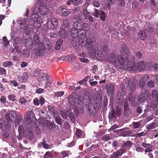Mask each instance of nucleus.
<instances>
[{
  "label": "nucleus",
  "mask_w": 158,
  "mask_h": 158,
  "mask_svg": "<svg viewBox=\"0 0 158 158\" xmlns=\"http://www.w3.org/2000/svg\"><path fill=\"white\" fill-rule=\"evenodd\" d=\"M130 58L131 59V61L128 57H125L124 58L122 55H119L114 65L120 70H123L125 69L132 68L134 66L135 58L134 56L132 55Z\"/></svg>",
  "instance_id": "f257e3e1"
},
{
  "label": "nucleus",
  "mask_w": 158,
  "mask_h": 158,
  "mask_svg": "<svg viewBox=\"0 0 158 158\" xmlns=\"http://www.w3.org/2000/svg\"><path fill=\"white\" fill-rule=\"evenodd\" d=\"M81 45L84 47L85 48L89 49V53L90 56H91V53L90 51L92 52L93 51H95L96 48L94 45V40L90 37H86L83 40H81Z\"/></svg>",
  "instance_id": "f03ea898"
},
{
  "label": "nucleus",
  "mask_w": 158,
  "mask_h": 158,
  "mask_svg": "<svg viewBox=\"0 0 158 158\" xmlns=\"http://www.w3.org/2000/svg\"><path fill=\"white\" fill-rule=\"evenodd\" d=\"M108 48L106 44L103 45L102 48L99 50V49L96 47V49L94 52L93 51L92 52L90 51V53H91V57H94L96 55L99 57H103L104 56L105 57V56L106 57L108 55Z\"/></svg>",
  "instance_id": "7ed1b4c3"
},
{
  "label": "nucleus",
  "mask_w": 158,
  "mask_h": 158,
  "mask_svg": "<svg viewBox=\"0 0 158 158\" xmlns=\"http://www.w3.org/2000/svg\"><path fill=\"white\" fill-rule=\"evenodd\" d=\"M68 101L72 105H77L80 104L81 102V100L77 94L75 93H72L69 96L68 98Z\"/></svg>",
  "instance_id": "20e7f679"
},
{
  "label": "nucleus",
  "mask_w": 158,
  "mask_h": 158,
  "mask_svg": "<svg viewBox=\"0 0 158 158\" xmlns=\"http://www.w3.org/2000/svg\"><path fill=\"white\" fill-rule=\"evenodd\" d=\"M150 99V93L148 90H146L144 92L141 93L139 97L138 101L139 103H142L144 102L145 100L148 101Z\"/></svg>",
  "instance_id": "39448f33"
},
{
  "label": "nucleus",
  "mask_w": 158,
  "mask_h": 158,
  "mask_svg": "<svg viewBox=\"0 0 158 158\" xmlns=\"http://www.w3.org/2000/svg\"><path fill=\"white\" fill-rule=\"evenodd\" d=\"M127 85L129 89V95L132 97L133 95V93L135 89V84L133 79H130L127 81Z\"/></svg>",
  "instance_id": "423d86ee"
},
{
  "label": "nucleus",
  "mask_w": 158,
  "mask_h": 158,
  "mask_svg": "<svg viewBox=\"0 0 158 158\" xmlns=\"http://www.w3.org/2000/svg\"><path fill=\"white\" fill-rule=\"evenodd\" d=\"M58 22L56 18H52L51 21H48L47 22V26L48 29H53V28H56L58 27Z\"/></svg>",
  "instance_id": "0eeeda50"
},
{
  "label": "nucleus",
  "mask_w": 158,
  "mask_h": 158,
  "mask_svg": "<svg viewBox=\"0 0 158 158\" xmlns=\"http://www.w3.org/2000/svg\"><path fill=\"white\" fill-rule=\"evenodd\" d=\"M29 19H25L24 18H21L18 20L19 24L20 25V27L22 29L26 30H28L29 28V24H26L27 22H28Z\"/></svg>",
  "instance_id": "6e6552de"
},
{
  "label": "nucleus",
  "mask_w": 158,
  "mask_h": 158,
  "mask_svg": "<svg viewBox=\"0 0 158 158\" xmlns=\"http://www.w3.org/2000/svg\"><path fill=\"white\" fill-rule=\"evenodd\" d=\"M86 106L89 112V114L92 116H94L95 115L96 109L94 104L92 102H88L86 105Z\"/></svg>",
  "instance_id": "1a4fd4ad"
},
{
  "label": "nucleus",
  "mask_w": 158,
  "mask_h": 158,
  "mask_svg": "<svg viewBox=\"0 0 158 158\" xmlns=\"http://www.w3.org/2000/svg\"><path fill=\"white\" fill-rule=\"evenodd\" d=\"M41 25L40 23L38 22H34L33 24L30 23H29V28H28V32H27V35H30L31 34V31L29 30H31L32 31H34L35 29H37L39 28Z\"/></svg>",
  "instance_id": "9d476101"
},
{
  "label": "nucleus",
  "mask_w": 158,
  "mask_h": 158,
  "mask_svg": "<svg viewBox=\"0 0 158 158\" xmlns=\"http://www.w3.org/2000/svg\"><path fill=\"white\" fill-rule=\"evenodd\" d=\"M132 145V142L130 141H128L125 142L122 146L120 150L123 153L127 152L131 148Z\"/></svg>",
  "instance_id": "9b49d317"
},
{
  "label": "nucleus",
  "mask_w": 158,
  "mask_h": 158,
  "mask_svg": "<svg viewBox=\"0 0 158 158\" xmlns=\"http://www.w3.org/2000/svg\"><path fill=\"white\" fill-rule=\"evenodd\" d=\"M51 43L48 40L44 39L42 40L40 47H42L44 49H50Z\"/></svg>",
  "instance_id": "f8f14e48"
},
{
  "label": "nucleus",
  "mask_w": 158,
  "mask_h": 158,
  "mask_svg": "<svg viewBox=\"0 0 158 158\" xmlns=\"http://www.w3.org/2000/svg\"><path fill=\"white\" fill-rule=\"evenodd\" d=\"M26 118L27 120H28L29 122L30 123L34 121L36 119V118L33 112L30 110L26 114Z\"/></svg>",
  "instance_id": "ddd939ff"
},
{
  "label": "nucleus",
  "mask_w": 158,
  "mask_h": 158,
  "mask_svg": "<svg viewBox=\"0 0 158 158\" xmlns=\"http://www.w3.org/2000/svg\"><path fill=\"white\" fill-rule=\"evenodd\" d=\"M81 40L77 39L73 44V48L76 49V51L79 52L83 47L81 45Z\"/></svg>",
  "instance_id": "4468645a"
},
{
  "label": "nucleus",
  "mask_w": 158,
  "mask_h": 158,
  "mask_svg": "<svg viewBox=\"0 0 158 158\" xmlns=\"http://www.w3.org/2000/svg\"><path fill=\"white\" fill-rule=\"evenodd\" d=\"M44 50L42 47H36L34 50V54L36 56H42L44 53Z\"/></svg>",
  "instance_id": "2eb2a0df"
},
{
  "label": "nucleus",
  "mask_w": 158,
  "mask_h": 158,
  "mask_svg": "<svg viewBox=\"0 0 158 158\" xmlns=\"http://www.w3.org/2000/svg\"><path fill=\"white\" fill-rule=\"evenodd\" d=\"M142 146L144 148H145V152H151L152 151L153 146L150 143H147L143 142L141 143Z\"/></svg>",
  "instance_id": "dca6fc26"
},
{
  "label": "nucleus",
  "mask_w": 158,
  "mask_h": 158,
  "mask_svg": "<svg viewBox=\"0 0 158 158\" xmlns=\"http://www.w3.org/2000/svg\"><path fill=\"white\" fill-rule=\"evenodd\" d=\"M77 39L79 40H83L85 39V35H86V32L85 30H83L82 29H81L78 30L77 33Z\"/></svg>",
  "instance_id": "f3484780"
},
{
  "label": "nucleus",
  "mask_w": 158,
  "mask_h": 158,
  "mask_svg": "<svg viewBox=\"0 0 158 158\" xmlns=\"http://www.w3.org/2000/svg\"><path fill=\"white\" fill-rule=\"evenodd\" d=\"M39 35V34L35 35L33 37V40L35 44L36 45H39L40 46L42 41V40L40 38Z\"/></svg>",
  "instance_id": "a211bd4d"
},
{
  "label": "nucleus",
  "mask_w": 158,
  "mask_h": 158,
  "mask_svg": "<svg viewBox=\"0 0 158 158\" xmlns=\"http://www.w3.org/2000/svg\"><path fill=\"white\" fill-rule=\"evenodd\" d=\"M120 53L123 55H127L129 52V49L127 46L125 44H123L120 51Z\"/></svg>",
  "instance_id": "6ab92c4d"
},
{
  "label": "nucleus",
  "mask_w": 158,
  "mask_h": 158,
  "mask_svg": "<svg viewBox=\"0 0 158 158\" xmlns=\"http://www.w3.org/2000/svg\"><path fill=\"white\" fill-rule=\"evenodd\" d=\"M25 44L27 48L31 49L32 48L33 43L31 37H28L25 39Z\"/></svg>",
  "instance_id": "aec40b11"
},
{
  "label": "nucleus",
  "mask_w": 158,
  "mask_h": 158,
  "mask_svg": "<svg viewBox=\"0 0 158 158\" xmlns=\"http://www.w3.org/2000/svg\"><path fill=\"white\" fill-rule=\"evenodd\" d=\"M126 128H123L118 130V132L124 137L129 136L131 132L129 131H126Z\"/></svg>",
  "instance_id": "412c9836"
},
{
  "label": "nucleus",
  "mask_w": 158,
  "mask_h": 158,
  "mask_svg": "<svg viewBox=\"0 0 158 158\" xmlns=\"http://www.w3.org/2000/svg\"><path fill=\"white\" fill-rule=\"evenodd\" d=\"M49 77V75L46 73H44L39 75L38 77L39 81H44L47 80Z\"/></svg>",
  "instance_id": "4be33fe9"
},
{
  "label": "nucleus",
  "mask_w": 158,
  "mask_h": 158,
  "mask_svg": "<svg viewBox=\"0 0 158 158\" xmlns=\"http://www.w3.org/2000/svg\"><path fill=\"white\" fill-rule=\"evenodd\" d=\"M117 60V58L115 54L113 52L110 54L108 59V60L110 63L114 64Z\"/></svg>",
  "instance_id": "5701e85b"
},
{
  "label": "nucleus",
  "mask_w": 158,
  "mask_h": 158,
  "mask_svg": "<svg viewBox=\"0 0 158 158\" xmlns=\"http://www.w3.org/2000/svg\"><path fill=\"white\" fill-rule=\"evenodd\" d=\"M114 85L113 84H110L107 87V92L108 94L113 95L114 94Z\"/></svg>",
  "instance_id": "b1692460"
},
{
  "label": "nucleus",
  "mask_w": 158,
  "mask_h": 158,
  "mask_svg": "<svg viewBox=\"0 0 158 158\" xmlns=\"http://www.w3.org/2000/svg\"><path fill=\"white\" fill-rule=\"evenodd\" d=\"M146 67V65L143 61H139L137 63V69L140 71H143Z\"/></svg>",
  "instance_id": "393cba45"
},
{
  "label": "nucleus",
  "mask_w": 158,
  "mask_h": 158,
  "mask_svg": "<svg viewBox=\"0 0 158 158\" xmlns=\"http://www.w3.org/2000/svg\"><path fill=\"white\" fill-rule=\"evenodd\" d=\"M131 113V110L127 104L124 105V116L126 118L128 117Z\"/></svg>",
  "instance_id": "a878e982"
},
{
  "label": "nucleus",
  "mask_w": 158,
  "mask_h": 158,
  "mask_svg": "<svg viewBox=\"0 0 158 158\" xmlns=\"http://www.w3.org/2000/svg\"><path fill=\"white\" fill-rule=\"evenodd\" d=\"M123 152L120 150V149L117 150L115 152H114L112 154L110 155V158H119L120 156H122L123 154Z\"/></svg>",
  "instance_id": "bb28decb"
},
{
  "label": "nucleus",
  "mask_w": 158,
  "mask_h": 158,
  "mask_svg": "<svg viewBox=\"0 0 158 158\" xmlns=\"http://www.w3.org/2000/svg\"><path fill=\"white\" fill-rule=\"evenodd\" d=\"M11 52L15 55H17L16 53L19 54L21 53L20 47L18 46H14V48L11 49Z\"/></svg>",
  "instance_id": "cd10ccee"
},
{
  "label": "nucleus",
  "mask_w": 158,
  "mask_h": 158,
  "mask_svg": "<svg viewBox=\"0 0 158 158\" xmlns=\"http://www.w3.org/2000/svg\"><path fill=\"white\" fill-rule=\"evenodd\" d=\"M152 97L153 100L158 102V91L156 90H153L152 92Z\"/></svg>",
  "instance_id": "c85d7f7f"
},
{
  "label": "nucleus",
  "mask_w": 158,
  "mask_h": 158,
  "mask_svg": "<svg viewBox=\"0 0 158 158\" xmlns=\"http://www.w3.org/2000/svg\"><path fill=\"white\" fill-rule=\"evenodd\" d=\"M141 125V124L139 122H133L130 125V127L132 129H136L139 127Z\"/></svg>",
  "instance_id": "c756f323"
},
{
  "label": "nucleus",
  "mask_w": 158,
  "mask_h": 158,
  "mask_svg": "<svg viewBox=\"0 0 158 158\" xmlns=\"http://www.w3.org/2000/svg\"><path fill=\"white\" fill-rule=\"evenodd\" d=\"M63 41L61 39H58L56 43V45L55 47V49L57 50H59L61 47L62 44H63Z\"/></svg>",
  "instance_id": "7c9ffc66"
},
{
  "label": "nucleus",
  "mask_w": 158,
  "mask_h": 158,
  "mask_svg": "<svg viewBox=\"0 0 158 158\" xmlns=\"http://www.w3.org/2000/svg\"><path fill=\"white\" fill-rule=\"evenodd\" d=\"M47 112L46 110H41L39 112V115L40 117L43 119H45L48 116L47 114Z\"/></svg>",
  "instance_id": "2f4dec72"
},
{
  "label": "nucleus",
  "mask_w": 158,
  "mask_h": 158,
  "mask_svg": "<svg viewBox=\"0 0 158 158\" xmlns=\"http://www.w3.org/2000/svg\"><path fill=\"white\" fill-rule=\"evenodd\" d=\"M156 101L153 100L151 102L150 104V105H147V106H149V108H151L153 109H154L157 108L158 105L157 102Z\"/></svg>",
  "instance_id": "473e14b6"
},
{
  "label": "nucleus",
  "mask_w": 158,
  "mask_h": 158,
  "mask_svg": "<svg viewBox=\"0 0 158 158\" xmlns=\"http://www.w3.org/2000/svg\"><path fill=\"white\" fill-rule=\"evenodd\" d=\"M158 127V124L155 122H153L149 124L147 127L148 130L153 129Z\"/></svg>",
  "instance_id": "72a5a7b5"
},
{
  "label": "nucleus",
  "mask_w": 158,
  "mask_h": 158,
  "mask_svg": "<svg viewBox=\"0 0 158 158\" xmlns=\"http://www.w3.org/2000/svg\"><path fill=\"white\" fill-rule=\"evenodd\" d=\"M78 30L73 28L71 31V34L72 37L75 38L77 36Z\"/></svg>",
  "instance_id": "f704fd0d"
},
{
  "label": "nucleus",
  "mask_w": 158,
  "mask_h": 158,
  "mask_svg": "<svg viewBox=\"0 0 158 158\" xmlns=\"http://www.w3.org/2000/svg\"><path fill=\"white\" fill-rule=\"evenodd\" d=\"M21 53L23 56L26 58H28L30 56V52L27 49L23 50Z\"/></svg>",
  "instance_id": "c9c22d12"
},
{
  "label": "nucleus",
  "mask_w": 158,
  "mask_h": 158,
  "mask_svg": "<svg viewBox=\"0 0 158 158\" xmlns=\"http://www.w3.org/2000/svg\"><path fill=\"white\" fill-rule=\"evenodd\" d=\"M2 40L3 45L5 47H7L9 44V41L7 37L6 36H3Z\"/></svg>",
  "instance_id": "e433bc0d"
},
{
  "label": "nucleus",
  "mask_w": 158,
  "mask_h": 158,
  "mask_svg": "<svg viewBox=\"0 0 158 158\" xmlns=\"http://www.w3.org/2000/svg\"><path fill=\"white\" fill-rule=\"evenodd\" d=\"M73 69L75 72L79 70L81 68L80 64L78 63H75L73 64Z\"/></svg>",
  "instance_id": "4c0bfd02"
},
{
  "label": "nucleus",
  "mask_w": 158,
  "mask_h": 158,
  "mask_svg": "<svg viewBox=\"0 0 158 158\" xmlns=\"http://www.w3.org/2000/svg\"><path fill=\"white\" fill-rule=\"evenodd\" d=\"M99 15L101 20L102 21H104L106 18L105 13L103 10H100Z\"/></svg>",
  "instance_id": "58836bf2"
},
{
  "label": "nucleus",
  "mask_w": 158,
  "mask_h": 158,
  "mask_svg": "<svg viewBox=\"0 0 158 158\" xmlns=\"http://www.w3.org/2000/svg\"><path fill=\"white\" fill-rule=\"evenodd\" d=\"M44 158H53L52 153L50 151L46 152L44 155Z\"/></svg>",
  "instance_id": "ea45409f"
},
{
  "label": "nucleus",
  "mask_w": 158,
  "mask_h": 158,
  "mask_svg": "<svg viewBox=\"0 0 158 158\" xmlns=\"http://www.w3.org/2000/svg\"><path fill=\"white\" fill-rule=\"evenodd\" d=\"M90 27L89 25L86 23H84L81 26V29H83V30H85V31H88Z\"/></svg>",
  "instance_id": "a19ab883"
},
{
  "label": "nucleus",
  "mask_w": 158,
  "mask_h": 158,
  "mask_svg": "<svg viewBox=\"0 0 158 158\" xmlns=\"http://www.w3.org/2000/svg\"><path fill=\"white\" fill-rule=\"evenodd\" d=\"M13 63L11 61H6L2 63V66L4 67H9L13 65Z\"/></svg>",
  "instance_id": "79ce46f5"
},
{
  "label": "nucleus",
  "mask_w": 158,
  "mask_h": 158,
  "mask_svg": "<svg viewBox=\"0 0 158 158\" xmlns=\"http://www.w3.org/2000/svg\"><path fill=\"white\" fill-rule=\"evenodd\" d=\"M28 75L27 73L24 72L21 77L23 82L27 81L28 79Z\"/></svg>",
  "instance_id": "37998d69"
},
{
  "label": "nucleus",
  "mask_w": 158,
  "mask_h": 158,
  "mask_svg": "<svg viewBox=\"0 0 158 158\" xmlns=\"http://www.w3.org/2000/svg\"><path fill=\"white\" fill-rule=\"evenodd\" d=\"M81 24L78 22H75L73 24V28L78 30L81 29Z\"/></svg>",
  "instance_id": "c03bdc74"
},
{
  "label": "nucleus",
  "mask_w": 158,
  "mask_h": 158,
  "mask_svg": "<svg viewBox=\"0 0 158 158\" xmlns=\"http://www.w3.org/2000/svg\"><path fill=\"white\" fill-rule=\"evenodd\" d=\"M48 109L49 112L52 115H54L56 113L55 108L52 106L50 105L48 106Z\"/></svg>",
  "instance_id": "a18cd8bd"
},
{
  "label": "nucleus",
  "mask_w": 158,
  "mask_h": 158,
  "mask_svg": "<svg viewBox=\"0 0 158 158\" xmlns=\"http://www.w3.org/2000/svg\"><path fill=\"white\" fill-rule=\"evenodd\" d=\"M31 19L30 20H28V23H30L31 22V20L33 21H35L38 20V15L35 14H32L31 16Z\"/></svg>",
  "instance_id": "49530a36"
},
{
  "label": "nucleus",
  "mask_w": 158,
  "mask_h": 158,
  "mask_svg": "<svg viewBox=\"0 0 158 158\" xmlns=\"http://www.w3.org/2000/svg\"><path fill=\"white\" fill-rule=\"evenodd\" d=\"M70 153V151H63L61 152L60 154L62 155V158H63L66 157H68Z\"/></svg>",
  "instance_id": "de8ad7c7"
},
{
  "label": "nucleus",
  "mask_w": 158,
  "mask_h": 158,
  "mask_svg": "<svg viewBox=\"0 0 158 158\" xmlns=\"http://www.w3.org/2000/svg\"><path fill=\"white\" fill-rule=\"evenodd\" d=\"M16 96L13 94H9L8 96V98L9 101H11L15 102L16 100Z\"/></svg>",
  "instance_id": "09e8293b"
},
{
  "label": "nucleus",
  "mask_w": 158,
  "mask_h": 158,
  "mask_svg": "<svg viewBox=\"0 0 158 158\" xmlns=\"http://www.w3.org/2000/svg\"><path fill=\"white\" fill-rule=\"evenodd\" d=\"M135 57L138 60H140L143 58V55L140 52H137L135 55Z\"/></svg>",
  "instance_id": "8fccbe9b"
},
{
  "label": "nucleus",
  "mask_w": 158,
  "mask_h": 158,
  "mask_svg": "<svg viewBox=\"0 0 158 158\" xmlns=\"http://www.w3.org/2000/svg\"><path fill=\"white\" fill-rule=\"evenodd\" d=\"M139 36L142 40H144L146 38V36L144 32L140 31L139 32Z\"/></svg>",
  "instance_id": "3c124183"
},
{
  "label": "nucleus",
  "mask_w": 158,
  "mask_h": 158,
  "mask_svg": "<svg viewBox=\"0 0 158 158\" xmlns=\"http://www.w3.org/2000/svg\"><path fill=\"white\" fill-rule=\"evenodd\" d=\"M68 117L70 118L71 120L73 123L75 122V115L71 112H70L69 114Z\"/></svg>",
  "instance_id": "603ef678"
},
{
  "label": "nucleus",
  "mask_w": 158,
  "mask_h": 158,
  "mask_svg": "<svg viewBox=\"0 0 158 158\" xmlns=\"http://www.w3.org/2000/svg\"><path fill=\"white\" fill-rule=\"evenodd\" d=\"M155 83V82L154 80H151L148 82L147 85L149 88H152L154 87Z\"/></svg>",
  "instance_id": "864d4df0"
},
{
  "label": "nucleus",
  "mask_w": 158,
  "mask_h": 158,
  "mask_svg": "<svg viewBox=\"0 0 158 158\" xmlns=\"http://www.w3.org/2000/svg\"><path fill=\"white\" fill-rule=\"evenodd\" d=\"M55 121L56 122L57 124H58L59 125H61L62 123V119L61 118V117H58V116H56L55 118Z\"/></svg>",
  "instance_id": "5fc2aeb1"
},
{
  "label": "nucleus",
  "mask_w": 158,
  "mask_h": 158,
  "mask_svg": "<svg viewBox=\"0 0 158 158\" xmlns=\"http://www.w3.org/2000/svg\"><path fill=\"white\" fill-rule=\"evenodd\" d=\"M121 93L123 95L125 96L127 93V90L126 88L124 85H121Z\"/></svg>",
  "instance_id": "6e6d98bb"
},
{
  "label": "nucleus",
  "mask_w": 158,
  "mask_h": 158,
  "mask_svg": "<svg viewBox=\"0 0 158 158\" xmlns=\"http://www.w3.org/2000/svg\"><path fill=\"white\" fill-rule=\"evenodd\" d=\"M83 0H73V6H78L80 4L83 2Z\"/></svg>",
  "instance_id": "4d7b16f0"
},
{
  "label": "nucleus",
  "mask_w": 158,
  "mask_h": 158,
  "mask_svg": "<svg viewBox=\"0 0 158 158\" xmlns=\"http://www.w3.org/2000/svg\"><path fill=\"white\" fill-rule=\"evenodd\" d=\"M100 10H98L96 9H94V12L93 15L96 18H98L100 14Z\"/></svg>",
  "instance_id": "13d9d810"
},
{
  "label": "nucleus",
  "mask_w": 158,
  "mask_h": 158,
  "mask_svg": "<svg viewBox=\"0 0 158 158\" xmlns=\"http://www.w3.org/2000/svg\"><path fill=\"white\" fill-rule=\"evenodd\" d=\"M149 76L148 75H146L143 76L141 78V80L145 83L146 81L149 80Z\"/></svg>",
  "instance_id": "bf43d9fd"
},
{
  "label": "nucleus",
  "mask_w": 158,
  "mask_h": 158,
  "mask_svg": "<svg viewBox=\"0 0 158 158\" xmlns=\"http://www.w3.org/2000/svg\"><path fill=\"white\" fill-rule=\"evenodd\" d=\"M56 130L55 131L57 133H59L61 131H62L63 130V128L61 126H60V128L59 126L57 125L55 126Z\"/></svg>",
  "instance_id": "052dcab7"
},
{
  "label": "nucleus",
  "mask_w": 158,
  "mask_h": 158,
  "mask_svg": "<svg viewBox=\"0 0 158 158\" xmlns=\"http://www.w3.org/2000/svg\"><path fill=\"white\" fill-rule=\"evenodd\" d=\"M39 100L40 106H42L45 102V99L43 97H40Z\"/></svg>",
  "instance_id": "680f3d73"
},
{
  "label": "nucleus",
  "mask_w": 158,
  "mask_h": 158,
  "mask_svg": "<svg viewBox=\"0 0 158 158\" xmlns=\"http://www.w3.org/2000/svg\"><path fill=\"white\" fill-rule=\"evenodd\" d=\"M45 122L46 123L47 126L49 129L51 128L52 127L53 123L52 122H51L49 120H46L45 121Z\"/></svg>",
  "instance_id": "e2e57ef3"
},
{
  "label": "nucleus",
  "mask_w": 158,
  "mask_h": 158,
  "mask_svg": "<svg viewBox=\"0 0 158 158\" xmlns=\"http://www.w3.org/2000/svg\"><path fill=\"white\" fill-rule=\"evenodd\" d=\"M82 131L80 129H77L76 132V135L78 138L82 136Z\"/></svg>",
  "instance_id": "0e129e2a"
},
{
  "label": "nucleus",
  "mask_w": 158,
  "mask_h": 158,
  "mask_svg": "<svg viewBox=\"0 0 158 158\" xmlns=\"http://www.w3.org/2000/svg\"><path fill=\"white\" fill-rule=\"evenodd\" d=\"M6 74V69L2 67H0V75H4Z\"/></svg>",
  "instance_id": "69168bd1"
},
{
  "label": "nucleus",
  "mask_w": 158,
  "mask_h": 158,
  "mask_svg": "<svg viewBox=\"0 0 158 158\" xmlns=\"http://www.w3.org/2000/svg\"><path fill=\"white\" fill-rule=\"evenodd\" d=\"M33 104L35 106H38L40 104L39 103V100L37 98H35L33 101Z\"/></svg>",
  "instance_id": "338daca9"
},
{
  "label": "nucleus",
  "mask_w": 158,
  "mask_h": 158,
  "mask_svg": "<svg viewBox=\"0 0 158 158\" xmlns=\"http://www.w3.org/2000/svg\"><path fill=\"white\" fill-rule=\"evenodd\" d=\"M111 139L110 137L107 135H104L102 137V139L104 141H108Z\"/></svg>",
  "instance_id": "774afa93"
}]
</instances>
